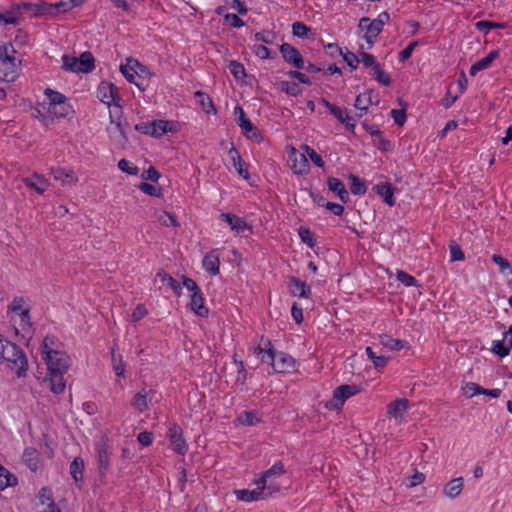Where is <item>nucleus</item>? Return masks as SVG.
Listing matches in <instances>:
<instances>
[{
	"instance_id": "de8ad7c7",
	"label": "nucleus",
	"mask_w": 512,
	"mask_h": 512,
	"mask_svg": "<svg viewBox=\"0 0 512 512\" xmlns=\"http://www.w3.org/2000/svg\"><path fill=\"white\" fill-rule=\"evenodd\" d=\"M281 90L290 96H298L302 93L300 86L291 81H282Z\"/></svg>"
},
{
	"instance_id": "3c124183",
	"label": "nucleus",
	"mask_w": 512,
	"mask_h": 512,
	"mask_svg": "<svg viewBox=\"0 0 512 512\" xmlns=\"http://www.w3.org/2000/svg\"><path fill=\"white\" fill-rule=\"evenodd\" d=\"M253 51L260 59H273L276 56L275 52H272L269 48L262 44L254 45Z\"/></svg>"
},
{
	"instance_id": "e2e57ef3",
	"label": "nucleus",
	"mask_w": 512,
	"mask_h": 512,
	"mask_svg": "<svg viewBox=\"0 0 512 512\" xmlns=\"http://www.w3.org/2000/svg\"><path fill=\"white\" fill-rule=\"evenodd\" d=\"M159 221L164 226H172L177 227L179 226V223L176 220V217L166 211L162 212V214L159 216Z\"/></svg>"
},
{
	"instance_id": "423d86ee",
	"label": "nucleus",
	"mask_w": 512,
	"mask_h": 512,
	"mask_svg": "<svg viewBox=\"0 0 512 512\" xmlns=\"http://www.w3.org/2000/svg\"><path fill=\"white\" fill-rule=\"evenodd\" d=\"M121 113L118 110H110V123L112 127L109 128L111 137L120 145L127 143L128 138L126 135L125 127L128 125L126 122L123 123L121 119Z\"/></svg>"
},
{
	"instance_id": "7c9ffc66",
	"label": "nucleus",
	"mask_w": 512,
	"mask_h": 512,
	"mask_svg": "<svg viewBox=\"0 0 512 512\" xmlns=\"http://www.w3.org/2000/svg\"><path fill=\"white\" fill-rule=\"evenodd\" d=\"M23 461L31 471L38 470L39 452L32 447H28L23 452Z\"/></svg>"
},
{
	"instance_id": "5701e85b",
	"label": "nucleus",
	"mask_w": 512,
	"mask_h": 512,
	"mask_svg": "<svg viewBox=\"0 0 512 512\" xmlns=\"http://www.w3.org/2000/svg\"><path fill=\"white\" fill-rule=\"evenodd\" d=\"M150 394L151 391H147L143 388L134 395L131 401V406L139 412H144L148 409V403L152 400Z\"/></svg>"
},
{
	"instance_id": "393cba45",
	"label": "nucleus",
	"mask_w": 512,
	"mask_h": 512,
	"mask_svg": "<svg viewBox=\"0 0 512 512\" xmlns=\"http://www.w3.org/2000/svg\"><path fill=\"white\" fill-rule=\"evenodd\" d=\"M327 185L329 190L336 193L343 203H347L349 201V193L340 179L336 177H329Z\"/></svg>"
},
{
	"instance_id": "6e6d98bb",
	"label": "nucleus",
	"mask_w": 512,
	"mask_h": 512,
	"mask_svg": "<svg viewBox=\"0 0 512 512\" xmlns=\"http://www.w3.org/2000/svg\"><path fill=\"white\" fill-rule=\"evenodd\" d=\"M310 28L305 25L303 22H294L292 25V33L294 36L300 37V38H307L308 32Z\"/></svg>"
},
{
	"instance_id": "338daca9",
	"label": "nucleus",
	"mask_w": 512,
	"mask_h": 512,
	"mask_svg": "<svg viewBox=\"0 0 512 512\" xmlns=\"http://www.w3.org/2000/svg\"><path fill=\"white\" fill-rule=\"evenodd\" d=\"M141 177L146 181L157 182L160 178V173L153 166H151L147 170L143 171Z\"/></svg>"
},
{
	"instance_id": "1a4fd4ad",
	"label": "nucleus",
	"mask_w": 512,
	"mask_h": 512,
	"mask_svg": "<svg viewBox=\"0 0 512 512\" xmlns=\"http://www.w3.org/2000/svg\"><path fill=\"white\" fill-rule=\"evenodd\" d=\"M167 437L171 448L180 455H185L188 451V445L183 438V430L177 424H172L169 428Z\"/></svg>"
},
{
	"instance_id": "13d9d810",
	"label": "nucleus",
	"mask_w": 512,
	"mask_h": 512,
	"mask_svg": "<svg viewBox=\"0 0 512 512\" xmlns=\"http://www.w3.org/2000/svg\"><path fill=\"white\" fill-rule=\"evenodd\" d=\"M118 168L124 172V173H127L129 175H137L138 172H139V169L137 166L133 165V163H131L130 161L126 160V159H121L119 162H118Z\"/></svg>"
},
{
	"instance_id": "473e14b6",
	"label": "nucleus",
	"mask_w": 512,
	"mask_h": 512,
	"mask_svg": "<svg viewBox=\"0 0 512 512\" xmlns=\"http://www.w3.org/2000/svg\"><path fill=\"white\" fill-rule=\"evenodd\" d=\"M18 479L8 469L0 465V491L7 487H13L17 485Z\"/></svg>"
},
{
	"instance_id": "ea45409f",
	"label": "nucleus",
	"mask_w": 512,
	"mask_h": 512,
	"mask_svg": "<svg viewBox=\"0 0 512 512\" xmlns=\"http://www.w3.org/2000/svg\"><path fill=\"white\" fill-rule=\"evenodd\" d=\"M238 421L242 425L253 426L260 423L261 420L259 417H257V414L255 412L243 411L242 413L239 414Z\"/></svg>"
},
{
	"instance_id": "0eeeda50",
	"label": "nucleus",
	"mask_w": 512,
	"mask_h": 512,
	"mask_svg": "<svg viewBox=\"0 0 512 512\" xmlns=\"http://www.w3.org/2000/svg\"><path fill=\"white\" fill-rule=\"evenodd\" d=\"M235 114H239L237 123L242 129V133L249 139L260 143L263 140L262 133L260 130L252 124V122L246 117V114L242 107H235Z\"/></svg>"
},
{
	"instance_id": "b1692460",
	"label": "nucleus",
	"mask_w": 512,
	"mask_h": 512,
	"mask_svg": "<svg viewBox=\"0 0 512 512\" xmlns=\"http://www.w3.org/2000/svg\"><path fill=\"white\" fill-rule=\"evenodd\" d=\"M220 217L225 220L229 224L231 230L235 231L236 233H241L245 229H251L247 222L237 215L222 213Z\"/></svg>"
},
{
	"instance_id": "2eb2a0df",
	"label": "nucleus",
	"mask_w": 512,
	"mask_h": 512,
	"mask_svg": "<svg viewBox=\"0 0 512 512\" xmlns=\"http://www.w3.org/2000/svg\"><path fill=\"white\" fill-rule=\"evenodd\" d=\"M22 182L27 188L36 191L38 194H43L50 185L49 180L38 173H34L30 177H24Z\"/></svg>"
},
{
	"instance_id": "bf43d9fd",
	"label": "nucleus",
	"mask_w": 512,
	"mask_h": 512,
	"mask_svg": "<svg viewBox=\"0 0 512 512\" xmlns=\"http://www.w3.org/2000/svg\"><path fill=\"white\" fill-rule=\"evenodd\" d=\"M299 236L305 244H307L309 247L313 248L316 244V240L314 239L312 232L309 228L306 227H300L299 229Z\"/></svg>"
},
{
	"instance_id": "680f3d73",
	"label": "nucleus",
	"mask_w": 512,
	"mask_h": 512,
	"mask_svg": "<svg viewBox=\"0 0 512 512\" xmlns=\"http://www.w3.org/2000/svg\"><path fill=\"white\" fill-rule=\"evenodd\" d=\"M22 15L24 13H30L33 16H38L39 3L22 2L19 3Z\"/></svg>"
},
{
	"instance_id": "aec40b11",
	"label": "nucleus",
	"mask_w": 512,
	"mask_h": 512,
	"mask_svg": "<svg viewBox=\"0 0 512 512\" xmlns=\"http://www.w3.org/2000/svg\"><path fill=\"white\" fill-rule=\"evenodd\" d=\"M289 289L293 296L308 298L311 293V288L302 280L297 277H290Z\"/></svg>"
},
{
	"instance_id": "a211bd4d",
	"label": "nucleus",
	"mask_w": 512,
	"mask_h": 512,
	"mask_svg": "<svg viewBox=\"0 0 512 512\" xmlns=\"http://www.w3.org/2000/svg\"><path fill=\"white\" fill-rule=\"evenodd\" d=\"M16 59L5 60L0 58V79L6 82H12L17 76Z\"/></svg>"
},
{
	"instance_id": "a878e982",
	"label": "nucleus",
	"mask_w": 512,
	"mask_h": 512,
	"mask_svg": "<svg viewBox=\"0 0 512 512\" xmlns=\"http://www.w3.org/2000/svg\"><path fill=\"white\" fill-rule=\"evenodd\" d=\"M190 307L198 316L207 317L209 314L208 308L204 305V297L201 290L192 293Z\"/></svg>"
},
{
	"instance_id": "37998d69",
	"label": "nucleus",
	"mask_w": 512,
	"mask_h": 512,
	"mask_svg": "<svg viewBox=\"0 0 512 512\" xmlns=\"http://www.w3.org/2000/svg\"><path fill=\"white\" fill-rule=\"evenodd\" d=\"M366 354L370 360H372L376 369H382L386 366L388 357L386 356H377L371 347L366 348Z\"/></svg>"
},
{
	"instance_id": "052dcab7",
	"label": "nucleus",
	"mask_w": 512,
	"mask_h": 512,
	"mask_svg": "<svg viewBox=\"0 0 512 512\" xmlns=\"http://www.w3.org/2000/svg\"><path fill=\"white\" fill-rule=\"evenodd\" d=\"M16 50L11 43L3 44L0 46V58L5 60H12L15 58Z\"/></svg>"
},
{
	"instance_id": "4468645a",
	"label": "nucleus",
	"mask_w": 512,
	"mask_h": 512,
	"mask_svg": "<svg viewBox=\"0 0 512 512\" xmlns=\"http://www.w3.org/2000/svg\"><path fill=\"white\" fill-rule=\"evenodd\" d=\"M22 13L19 3H13L9 8L0 12L1 25H18L22 20Z\"/></svg>"
},
{
	"instance_id": "774afa93",
	"label": "nucleus",
	"mask_w": 512,
	"mask_h": 512,
	"mask_svg": "<svg viewBox=\"0 0 512 512\" xmlns=\"http://www.w3.org/2000/svg\"><path fill=\"white\" fill-rule=\"evenodd\" d=\"M148 314V310L143 304H138L131 315V321L138 322Z\"/></svg>"
},
{
	"instance_id": "f3484780",
	"label": "nucleus",
	"mask_w": 512,
	"mask_h": 512,
	"mask_svg": "<svg viewBox=\"0 0 512 512\" xmlns=\"http://www.w3.org/2000/svg\"><path fill=\"white\" fill-rule=\"evenodd\" d=\"M295 367V360L289 354L277 352L275 361L272 363V368L277 373H285L293 370Z\"/></svg>"
},
{
	"instance_id": "c9c22d12",
	"label": "nucleus",
	"mask_w": 512,
	"mask_h": 512,
	"mask_svg": "<svg viewBox=\"0 0 512 512\" xmlns=\"http://www.w3.org/2000/svg\"><path fill=\"white\" fill-rule=\"evenodd\" d=\"M507 27L506 23L493 22L488 20H482L475 23V28L487 34L491 29H504Z\"/></svg>"
},
{
	"instance_id": "ddd939ff",
	"label": "nucleus",
	"mask_w": 512,
	"mask_h": 512,
	"mask_svg": "<svg viewBox=\"0 0 512 512\" xmlns=\"http://www.w3.org/2000/svg\"><path fill=\"white\" fill-rule=\"evenodd\" d=\"M44 93L48 97L50 105L60 107V111L56 112L60 117H66L72 112L71 106L66 103L67 98L64 94L50 88H47Z\"/></svg>"
},
{
	"instance_id": "6ab92c4d",
	"label": "nucleus",
	"mask_w": 512,
	"mask_h": 512,
	"mask_svg": "<svg viewBox=\"0 0 512 512\" xmlns=\"http://www.w3.org/2000/svg\"><path fill=\"white\" fill-rule=\"evenodd\" d=\"M203 268L211 275L215 276L220 272V259L217 250L208 252L202 260Z\"/></svg>"
},
{
	"instance_id": "69168bd1",
	"label": "nucleus",
	"mask_w": 512,
	"mask_h": 512,
	"mask_svg": "<svg viewBox=\"0 0 512 512\" xmlns=\"http://www.w3.org/2000/svg\"><path fill=\"white\" fill-rule=\"evenodd\" d=\"M305 151L315 166L320 168L324 167L325 163L322 157L314 149L310 148L309 146H305Z\"/></svg>"
},
{
	"instance_id": "5fc2aeb1",
	"label": "nucleus",
	"mask_w": 512,
	"mask_h": 512,
	"mask_svg": "<svg viewBox=\"0 0 512 512\" xmlns=\"http://www.w3.org/2000/svg\"><path fill=\"white\" fill-rule=\"evenodd\" d=\"M396 278L399 282H401L406 287L414 286L417 283V280L414 276H412L402 270H397Z\"/></svg>"
},
{
	"instance_id": "412c9836",
	"label": "nucleus",
	"mask_w": 512,
	"mask_h": 512,
	"mask_svg": "<svg viewBox=\"0 0 512 512\" xmlns=\"http://www.w3.org/2000/svg\"><path fill=\"white\" fill-rule=\"evenodd\" d=\"M266 494L267 489L261 488L259 487V485H257V487L253 490L243 489L236 491L237 498L245 502H252L259 499H263L264 497L267 496Z\"/></svg>"
},
{
	"instance_id": "c85d7f7f",
	"label": "nucleus",
	"mask_w": 512,
	"mask_h": 512,
	"mask_svg": "<svg viewBox=\"0 0 512 512\" xmlns=\"http://www.w3.org/2000/svg\"><path fill=\"white\" fill-rule=\"evenodd\" d=\"M409 401L407 399H397L387 406V415L389 417L399 418L407 411Z\"/></svg>"
},
{
	"instance_id": "dca6fc26",
	"label": "nucleus",
	"mask_w": 512,
	"mask_h": 512,
	"mask_svg": "<svg viewBox=\"0 0 512 512\" xmlns=\"http://www.w3.org/2000/svg\"><path fill=\"white\" fill-rule=\"evenodd\" d=\"M228 155L232 161V165L237 171L238 175L243 177L245 180L250 178L247 163L242 159L237 148L232 144L228 151Z\"/></svg>"
},
{
	"instance_id": "603ef678",
	"label": "nucleus",
	"mask_w": 512,
	"mask_h": 512,
	"mask_svg": "<svg viewBox=\"0 0 512 512\" xmlns=\"http://www.w3.org/2000/svg\"><path fill=\"white\" fill-rule=\"evenodd\" d=\"M265 346L268 347V349L260 356L261 361L264 363H268L272 366V363L275 361L276 353L275 350L272 347V343L269 339L265 340Z\"/></svg>"
},
{
	"instance_id": "4d7b16f0",
	"label": "nucleus",
	"mask_w": 512,
	"mask_h": 512,
	"mask_svg": "<svg viewBox=\"0 0 512 512\" xmlns=\"http://www.w3.org/2000/svg\"><path fill=\"white\" fill-rule=\"evenodd\" d=\"M63 68L67 71L79 73L78 68V58L71 57L69 55H63Z\"/></svg>"
},
{
	"instance_id": "9d476101",
	"label": "nucleus",
	"mask_w": 512,
	"mask_h": 512,
	"mask_svg": "<svg viewBox=\"0 0 512 512\" xmlns=\"http://www.w3.org/2000/svg\"><path fill=\"white\" fill-rule=\"evenodd\" d=\"M358 28L361 31L365 30V34L363 38L369 44V47H372L375 43L378 35L382 32L383 28L379 26L374 20H371L368 17H362L359 20Z\"/></svg>"
},
{
	"instance_id": "f8f14e48",
	"label": "nucleus",
	"mask_w": 512,
	"mask_h": 512,
	"mask_svg": "<svg viewBox=\"0 0 512 512\" xmlns=\"http://www.w3.org/2000/svg\"><path fill=\"white\" fill-rule=\"evenodd\" d=\"M97 461H98V472L103 477L110 466V446L105 440H101L96 444Z\"/></svg>"
},
{
	"instance_id": "79ce46f5",
	"label": "nucleus",
	"mask_w": 512,
	"mask_h": 512,
	"mask_svg": "<svg viewBox=\"0 0 512 512\" xmlns=\"http://www.w3.org/2000/svg\"><path fill=\"white\" fill-rule=\"evenodd\" d=\"M372 75L383 86L391 85L390 76L381 68L379 63L372 69Z\"/></svg>"
},
{
	"instance_id": "f03ea898",
	"label": "nucleus",
	"mask_w": 512,
	"mask_h": 512,
	"mask_svg": "<svg viewBox=\"0 0 512 512\" xmlns=\"http://www.w3.org/2000/svg\"><path fill=\"white\" fill-rule=\"evenodd\" d=\"M6 363L8 369L18 377L24 376L28 361L24 351L15 343L0 335V364Z\"/></svg>"
},
{
	"instance_id": "cd10ccee",
	"label": "nucleus",
	"mask_w": 512,
	"mask_h": 512,
	"mask_svg": "<svg viewBox=\"0 0 512 512\" xmlns=\"http://www.w3.org/2000/svg\"><path fill=\"white\" fill-rule=\"evenodd\" d=\"M463 487L464 479L462 477L454 478L444 486L443 494L450 499H455L461 494Z\"/></svg>"
},
{
	"instance_id": "c756f323",
	"label": "nucleus",
	"mask_w": 512,
	"mask_h": 512,
	"mask_svg": "<svg viewBox=\"0 0 512 512\" xmlns=\"http://www.w3.org/2000/svg\"><path fill=\"white\" fill-rule=\"evenodd\" d=\"M52 174L55 180L61 181L64 185H73L76 184L78 181V178L75 176L74 171L71 169L66 170L63 168H57L52 170Z\"/></svg>"
},
{
	"instance_id": "49530a36",
	"label": "nucleus",
	"mask_w": 512,
	"mask_h": 512,
	"mask_svg": "<svg viewBox=\"0 0 512 512\" xmlns=\"http://www.w3.org/2000/svg\"><path fill=\"white\" fill-rule=\"evenodd\" d=\"M451 261H463L465 259L464 252L455 240L449 242Z\"/></svg>"
},
{
	"instance_id": "2f4dec72",
	"label": "nucleus",
	"mask_w": 512,
	"mask_h": 512,
	"mask_svg": "<svg viewBox=\"0 0 512 512\" xmlns=\"http://www.w3.org/2000/svg\"><path fill=\"white\" fill-rule=\"evenodd\" d=\"M95 59L91 52H83L78 58L79 73H88L95 68Z\"/></svg>"
},
{
	"instance_id": "bb28decb",
	"label": "nucleus",
	"mask_w": 512,
	"mask_h": 512,
	"mask_svg": "<svg viewBox=\"0 0 512 512\" xmlns=\"http://www.w3.org/2000/svg\"><path fill=\"white\" fill-rule=\"evenodd\" d=\"M375 192L381 196L384 200V202L389 205L390 207L395 205V198H394V187L387 182L380 183L374 186L373 188Z\"/></svg>"
},
{
	"instance_id": "58836bf2",
	"label": "nucleus",
	"mask_w": 512,
	"mask_h": 512,
	"mask_svg": "<svg viewBox=\"0 0 512 512\" xmlns=\"http://www.w3.org/2000/svg\"><path fill=\"white\" fill-rule=\"evenodd\" d=\"M195 98L198 99L199 104L206 113H210L211 111L216 112L213 102L207 94L197 91L195 92Z\"/></svg>"
},
{
	"instance_id": "4c0bfd02",
	"label": "nucleus",
	"mask_w": 512,
	"mask_h": 512,
	"mask_svg": "<svg viewBox=\"0 0 512 512\" xmlns=\"http://www.w3.org/2000/svg\"><path fill=\"white\" fill-rule=\"evenodd\" d=\"M157 277L160 278L162 283L167 284L176 294H178V295L180 294V292H181V285L171 275H169L165 271H159L157 273Z\"/></svg>"
},
{
	"instance_id": "0e129e2a",
	"label": "nucleus",
	"mask_w": 512,
	"mask_h": 512,
	"mask_svg": "<svg viewBox=\"0 0 512 512\" xmlns=\"http://www.w3.org/2000/svg\"><path fill=\"white\" fill-rule=\"evenodd\" d=\"M276 38L275 33L271 31H260L255 34V39L257 41L266 43V44H272L274 42V39Z\"/></svg>"
},
{
	"instance_id": "a19ab883",
	"label": "nucleus",
	"mask_w": 512,
	"mask_h": 512,
	"mask_svg": "<svg viewBox=\"0 0 512 512\" xmlns=\"http://www.w3.org/2000/svg\"><path fill=\"white\" fill-rule=\"evenodd\" d=\"M138 188L140 191H142L143 193H145L149 196H154L157 198L163 197V190L159 186H155V185L149 184L147 182H141L138 185Z\"/></svg>"
},
{
	"instance_id": "a18cd8bd",
	"label": "nucleus",
	"mask_w": 512,
	"mask_h": 512,
	"mask_svg": "<svg viewBox=\"0 0 512 512\" xmlns=\"http://www.w3.org/2000/svg\"><path fill=\"white\" fill-rule=\"evenodd\" d=\"M504 340L493 341L491 347L492 352L501 358L508 356L510 353V347L504 344Z\"/></svg>"
},
{
	"instance_id": "20e7f679",
	"label": "nucleus",
	"mask_w": 512,
	"mask_h": 512,
	"mask_svg": "<svg viewBox=\"0 0 512 512\" xmlns=\"http://www.w3.org/2000/svg\"><path fill=\"white\" fill-rule=\"evenodd\" d=\"M97 97L108 107L113 105L114 110H118L119 113L122 112L120 105L121 96L119 94L118 88L113 83L102 81L97 88Z\"/></svg>"
},
{
	"instance_id": "4be33fe9",
	"label": "nucleus",
	"mask_w": 512,
	"mask_h": 512,
	"mask_svg": "<svg viewBox=\"0 0 512 512\" xmlns=\"http://www.w3.org/2000/svg\"><path fill=\"white\" fill-rule=\"evenodd\" d=\"M499 57L498 50H492L488 53V55L476 63H474L469 70V74L471 76H475L479 71L486 70L490 67L492 62Z\"/></svg>"
},
{
	"instance_id": "39448f33",
	"label": "nucleus",
	"mask_w": 512,
	"mask_h": 512,
	"mask_svg": "<svg viewBox=\"0 0 512 512\" xmlns=\"http://www.w3.org/2000/svg\"><path fill=\"white\" fill-rule=\"evenodd\" d=\"M171 122L166 120H154L152 122H141L135 125V130L152 137H161L168 131H172Z\"/></svg>"
},
{
	"instance_id": "8fccbe9b",
	"label": "nucleus",
	"mask_w": 512,
	"mask_h": 512,
	"mask_svg": "<svg viewBox=\"0 0 512 512\" xmlns=\"http://www.w3.org/2000/svg\"><path fill=\"white\" fill-rule=\"evenodd\" d=\"M229 70L236 80H241L246 77V71L240 62L231 61L229 64Z\"/></svg>"
},
{
	"instance_id": "864d4df0",
	"label": "nucleus",
	"mask_w": 512,
	"mask_h": 512,
	"mask_svg": "<svg viewBox=\"0 0 512 512\" xmlns=\"http://www.w3.org/2000/svg\"><path fill=\"white\" fill-rule=\"evenodd\" d=\"M371 103H372V101H371L370 96H366L365 94L364 95L360 94L356 97L354 107L357 110L363 111L364 113H366L368 111V108L371 105Z\"/></svg>"
},
{
	"instance_id": "9b49d317",
	"label": "nucleus",
	"mask_w": 512,
	"mask_h": 512,
	"mask_svg": "<svg viewBox=\"0 0 512 512\" xmlns=\"http://www.w3.org/2000/svg\"><path fill=\"white\" fill-rule=\"evenodd\" d=\"M279 50L286 63L297 69H304V59L294 46L289 43H283L280 45Z\"/></svg>"
},
{
	"instance_id": "c03bdc74",
	"label": "nucleus",
	"mask_w": 512,
	"mask_h": 512,
	"mask_svg": "<svg viewBox=\"0 0 512 512\" xmlns=\"http://www.w3.org/2000/svg\"><path fill=\"white\" fill-rule=\"evenodd\" d=\"M380 340H381L382 345H384L385 347H388L389 349H391L393 351H399L404 347L403 341H401L399 339H393L386 334L381 335Z\"/></svg>"
},
{
	"instance_id": "6e6552de",
	"label": "nucleus",
	"mask_w": 512,
	"mask_h": 512,
	"mask_svg": "<svg viewBox=\"0 0 512 512\" xmlns=\"http://www.w3.org/2000/svg\"><path fill=\"white\" fill-rule=\"evenodd\" d=\"M357 385L344 384L337 387L333 392V398L327 404V408L339 409L343 406L346 399L359 392Z\"/></svg>"
},
{
	"instance_id": "7ed1b4c3",
	"label": "nucleus",
	"mask_w": 512,
	"mask_h": 512,
	"mask_svg": "<svg viewBox=\"0 0 512 512\" xmlns=\"http://www.w3.org/2000/svg\"><path fill=\"white\" fill-rule=\"evenodd\" d=\"M285 473V467L282 461L276 462L271 468L264 471L260 479L256 481V484L261 488L267 489L266 495H272L280 490V486L274 483V479L280 477Z\"/></svg>"
},
{
	"instance_id": "f704fd0d",
	"label": "nucleus",
	"mask_w": 512,
	"mask_h": 512,
	"mask_svg": "<svg viewBox=\"0 0 512 512\" xmlns=\"http://www.w3.org/2000/svg\"><path fill=\"white\" fill-rule=\"evenodd\" d=\"M84 461L80 457H76L70 464V474L75 482L83 479Z\"/></svg>"
},
{
	"instance_id": "f257e3e1",
	"label": "nucleus",
	"mask_w": 512,
	"mask_h": 512,
	"mask_svg": "<svg viewBox=\"0 0 512 512\" xmlns=\"http://www.w3.org/2000/svg\"><path fill=\"white\" fill-rule=\"evenodd\" d=\"M44 360L47 365L48 374L45 382H48L50 390L55 394H60L66 387L64 374L70 367V357L62 351L56 349L45 350Z\"/></svg>"
},
{
	"instance_id": "09e8293b",
	"label": "nucleus",
	"mask_w": 512,
	"mask_h": 512,
	"mask_svg": "<svg viewBox=\"0 0 512 512\" xmlns=\"http://www.w3.org/2000/svg\"><path fill=\"white\" fill-rule=\"evenodd\" d=\"M321 103L329 110V112L336 117L340 122H343V117L345 115V111H343L340 107L335 104L329 102L325 98L321 99Z\"/></svg>"
},
{
	"instance_id": "72a5a7b5",
	"label": "nucleus",
	"mask_w": 512,
	"mask_h": 512,
	"mask_svg": "<svg viewBox=\"0 0 512 512\" xmlns=\"http://www.w3.org/2000/svg\"><path fill=\"white\" fill-rule=\"evenodd\" d=\"M349 180L351 181L350 190L354 195H364L367 191V187L365 181L360 177L351 174L349 176Z\"/></svg>"
},
{
	"instance_id": "e433bc0d",
	"label": "nucleus",
	"mask_w": 512,
	"mask_h": 512,
	"mask_svg": "<svg viewBox=\"0 0 512 512\" xmlns=\"http://www.w3.org/2000/svg\"><path fill=\"white\" fill-rule=\"evenodd\" d=\"M131 58L127 59V63L120 66V71L129 83L135 84L140 90H145L140 83L135 81V73L132 72Z\"/></svg>"
}]
</instances>
